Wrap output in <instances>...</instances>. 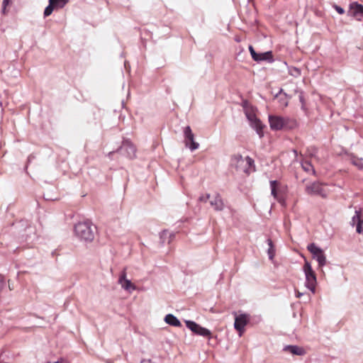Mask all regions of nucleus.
<instances>
[{
  "instance_id": "obj_1",
  "label": "nucleus",
  "mask_w": 363,
  "mask_h": 363,
  "mask_svg": "<svg viewBox=\"0 0 363 363\" xmlns=\"http://www.w3.org/2000/svg\"><path fill=\"white\" fill-rule=\"evenodd\" d=\"M269 123L272 130H291L298 125L296 119L278 115L269 116Z\"/></svg>"
},
{
  "instance_id": "obj_2",
  "label": "nucleus",
  "mask_w": 363,
  "mask_h": 363,
  "mask_svg": "<svg viewBox=\"0 0 363 363\" xmlns=\"http://www.w3.org/2000/svg\"><path fill=\"white\" fill-rule=\"evenodd\" d=\"M245 114L250 123V125L256 130L257 133L259 138L263 137V128L264 125L261 121L257 117L256 108L250 105L247 102H245L243 105Z\"/></svg>"
},
{
  "instance_id": "obj_3",
  "label": "nucleus",
  "mask_w": 363,
  "mask_h": 363,
  "mask_svg": "<svg viewBox=\"0 0 363 363\" xmlns=\"http://www.w3.org/2000/svg\"><path fill=\"white\" fill-rule=\"evenodd\" d=\"M92 225L91 222L89 220L79 222L74 227L76 235L85 241H92L94 238Z\"/></svg>"
},
{
  "instance_id": "obj_4",
  "label": "nucleus",
  "mask_w": 363,
  "mask_h": 363,
  "mask_svg": "<svg viewBox=\"0 0 363 363\" xmlns=\"http://www.w3.org/2000/svg\"><path fill=\"white\" fill-rule=\"evenodd\" d=\"M231 163L237 169H242L247 174L250 173L252 168L255 170L254 160L250 157L244 159L240 155H234L231 158Z\"/></svg>"
},
{
  "instance_id": "obj_5",
  "label": "nucleus",
  "mask_w": 363,
  "mask_h": 363,
  "mask_svg": "<svg viewBox=\"0 0 363 363\" xmlns=\"http://www.w3.org/2000/svg\"><path fill=\"white\" fill-rule=\"evenodd\" d=\"M303 271L306 275V286L313 293H315L316 286V276L314 271L312 269L311 264L306 261L303 265Z\"/></svg>"
},
{
  "instance_id": "obj_6",
  "label": "nucleus",
  "mask_w": 363,
  "mask_h": 363,
  "mask_svg": "<svg viewBox=\"0 0 363 363\" xmlns=\"http://www.w3.org/2000/svg\"><path fill=\"white\" fill-rule=\"evenodd\" d=\"M308 250L312 254L313 258L315 259L319 264V267H323L326 263V257L323 251L316 246L314 243H311L307 247Z\"/></svg>"
},
{
  "instance_id": "obj_7",
  "label": "nucleus",
  "mask_w": 363,
  "mask_h": 363,
  "mask_svg": "<svg viewBox=\"0 0 363 363\" xmlns=\"http://www.w3.org/2000/svg\"><path fill=\"white\" fill-rule=\"evenodd\" d=\"M185 324L189 330H191L196 335L208 337L211 336V332L209 330L201 327L200 325L194 321L186 320Z\"/></svg>"
},
{
  "instance_id": "obj_8",
  "label": "nucleus",
  "mask_w": 363,
  "mask_h": 363,
  "mask_svg": "<svg viewBox=\"0 0 363 363\" xmlns=\"http://www.w3.org/2000/svg\"><path fill=\"white\" fill-rule=\"evenodd\" d=\"M306 191L308 194L319 195L323 198H325L328 194L327 191L324 189L323 185L316 182H314L311 185L307 186L306 187Z\"/></svg>"
},
{
  "instance_id": "obj_9",
  "label": "nucleus",
  "mask_w": 363,
  "mask_h": 363,
  "mask_svg": "<svg viewBox=\"0 0 363 363\" xmlns=\"http://www.w3.org/2000/svg\"><path fill=\"white\" fill-rule=\"evenodd\" d=\"M250 320L249 315L247 314H240L235 318L234 327L239 332L240 335L244 333L245 327Z\"/></svg>"
},
{
  "instance_id": "obj_10",
  "label": "nucleus",
  "mask_w": 363,
  "mask_h": 363,
  "mask_svg": "<svg viewBox=\"0 0 363 363\" xmlns=\"http://www.w3.org/2000/svg\"><path fill=\"white\" fill-rule=\"evenodd\" d=\"M249 50L250 52L252 58L257 62L259 61H273V55L271 51H268L263 53H257L252 45L249 46Z\"/></svg>"
},
{
  "instance_id": "obj_11",
  "label": "nucleus",
  "mask_w": 363,
  "mask_h": 363,
  "mask_svg": "<svg viewBox=\"0 0 363 363\" xmlns=\"http://www.w3.org/2000/svg\"><path fill=\"white\" fill-rule=\"evenodd\" d=\"M185 137V143L189 146L191 150H195L199 147V143L194 141V135L189 126H186L184 130Z\"/></svg>"
},
{
  "instance_id": "obj_12",
  "label": "nucleus",
  "mask_w": 363,
  "mask_h": 363,
  "mask_svg": "<svg viewBox=\"0 0 363 363\" xmlns=\"http://www.w3.org/2000/svg\"><path fill=\"white\" fill-rule=\"evenodd\" d=\"M350 13L357 21H362L363 19V5L353 2L350 5Z\"/></svg>"
},
{
  "instance_id": "obj_13",
  "label": "nucleus",
  "mask_w": 363,
  "mask_h": 363,
  "mask_svg": "<svg viewBox=\"0 0 363 363\" xmlns=\"http://www.w3.org/2000/svg\"><path fill=\"white\" fill-rule=\"evenodd\" d=\"M118 282L121 285V286L127 291L135 290L136 289L135 286L133 284H132V282L130 280L126 279L125 269H124L121 274Z\"/></svg>"
},
{
  "instance_id": "obj_14",
  "label": "nucleus",
  "mask_w": 363,
  "mask_h": 363,
  "mask_svg": "<svg viewBox=\"0 0 363 363\" xmlns=\"http://www.w3.org/2000/svg\"><path fill=\"white\" fill-rule=\"evenodd\" d=\"M210 204L217 211H223L225 207L223 201L219 194H216L210 199Z\"/></svg>"
},
{
  "instance_id": "obj_15",
  "label": "nucleus",
  "mask_w": 363,
  "mask_h": 363,
  "mask_svg": "<svg viewBox=\"0 0 363 363\" xmlns=\"http://www.w3.org/2000/svg\"><path fill=\"white\" fill-rule=\"evenodd\" d=\"M284 350L299 356H302L306 354V350L303 347L297 345H287L284 348Z\"/></svg>"
},
{
  "instance_id": "obj_16",
  "label": "nucleus",
  "mask_w": 363,
  "mask_h": 363,
  "mask_svg": "<svg viewBox=\"0 0 363 363\" xmlns=\"http://www.w3.org/2000/svg\"><path fill=\"white\" fill-rule=\"evenodd\" d=\"M352 223H357V232L359 234H363V219L360 217V212L356 211L355 216L352 218Z\"/></svg>"
},
{
  "instance_id": "obj_17",
  "label": "nucleus",
  "mask_w": 363,
  "mask_h": 363,
  "mask_svg": "<svg viewBox=\"0 0 363 363\" xmlns=\"http://www.w3.org/2000/svg\"><path fill=\"white\" fill-rule=\"evenodd\" d=\"M165 322L173 326L180 327L182 325L180 321L173 315L168 314L164 318Z\"/></svg>"
},
{
  "instance_id": "obj_18",
  "label": "nucleus",
  "mask_w": 363,
  "mask_h": 363,
  "mask_svg": "<svg viewBox=\"0 0 363 363\" xmlns=\"http://www.w3.org/2000/svg\"><path fill=\"white\" fill-rule=\"evenodd\" d=\"M279 183L277 181H271L270 182V186L272 189V196L277 199L279 202H281V199L279 197L278 194V187H279Z\"/></svg>"
},
{
  "instance_id": "obj_19",
  "label": "nucleus",
  "mask_w": 363,
  "mask_h": 363,
  "mask_svg": "<svg viewBox=\"0 0 363 363\" xmlns=\"http://www.w3.org/2000/svg\"><path fill=\"white\" fill-rule=\"evenodd\" d=\"M54 0H49V5L45 8L44 11L45 17L49 16L52 13L55 7Z\"/></svg>"
},
{
  "instance_id": "obj_20",
  "label": "nucleus",
  "mask_w": 363,
  "mask_h": 363,
  "mask_svg": "<svg viewBox=\"0 0 363 363\" xmlns=\"http://www.w3.org/2000/svg\"><path fill=\"white\" fill-rule=\"evenodd\" d=\"M301 166H302V168L303 169V170L306 172H313V173H315V170L313 169V167L312 166V164L309 162H307V161H305V162H303L302 164H301Z\"/></svg>"
},
{
  "instance_id": "obj_21",
  "label": "nucleus",
  "mask_w": 363,
  "mask_h": 363,
  "mask_svg": "<svg viewBox=\"0 0 363 363\" xmlns=\"http://www.w3.org/2000/svg\"><path fill=\"white\" fill-rule=\"evenodd\" d=\"M352 164L356 166L360 170H363V159L362 158H354L352 159Z\"/></svg>"
},
{
  "instance_id": "obj_22",
  "label": "nucleus",
  "mask_w": 363,
  "mask_h": 363,
  "mask_svg": "<svg viewBox=\"0 0 363 363\" xmlns=\"http://www.w3.org/2000/svg\"><path fill=\"white\" fill-rule=\"evenodd\" d=\"M55 9L63 8L69 1V0H54Z\"/></svg>"
},
{
  "instance_id": "obj_23",
  "label": "nucleus",
  "mask_w": 363,
  "mask_h": 363,
  "mask_svg": "<svg viewBox=\"0 0 363 363\" xmlns=\"http://www.w3.org/2000/svg\"><path fill=\"white\" fill-rule=\"evenodd\" d=\"M211 199V195L209 194H206V195H202L199 197V200L201 202H206L208 200Z\"/></svg>"
},
{
  "instance_id": "obj_24",
  "label": "nucleus",
  "mask_w": 363,
  "mask_h": 363,
  "mask_svg": "<svg viewBox=\"0 0 363 363\" xmlns=\"http://www.w3.org/2000/svg\"><path fill=\"white\" fill-rule=\"evenodd\" d=\"M11 3V0H4L3 1V10H2V12L5 14L6 13V6L8 5H9V4Z\"/></svg>"
},
{
  "instance_id": "obj_25",
  "label": "nucleus",
  "mask_w": 363,
  "mask_h": 363,
  "mask_svg": "<svg viewBox=\"0 0 363 363\" xmlns=\"http://www.w3.org/2000/svg\"><path fill=\"white\" fill-rule=\"evenodd\" d=\"M333 7L337 11V12L338 13L343 14L345 13V10L342 7H340L337 5H334Z\"/></svg>"
},
{
  "instance_id": "obj_26",
  "label": "nucleus",
  "mask_w": 363,
  "mask_h": 363,
  "mask_svg": "<svg viewBox=\"0 0 363 363\" xmlns=\"http://www.w3.org/2000/svg\"><path fill=\"white\" fill-rule=\"evenodd\" d=\"M300 101L301 103V108L303 110L306 111L304 98L302 95L299 96Z\"/></svg>"
},
{
  "instance_id": "obj_27",
  "label": "nucleus",
  "mask_w": 363,
  "mask_h": 363,
  "mask_svg": "<svg viewBox=\"0 0 363 363\" xmlns=\"http://www.w3.org/2000/svg\"><path fill=\"white\" fill-rule=\"evenodd\" d=\"M268 244L270 247L269 249V254L270 258H272V241L270 239L268 240Z\"/></svg>"
},
{
  "instance_id": "obj_28",
  "label": "nucleus",
  "mask_w": 363,
  "mask_h": 363,
  "mask_svg": "<svg viewBox=\"0 0 363 363\" xmlns=\"http://www.w3.org/2000/svg\"><path fill=\"white\" fill-rule=\"evenodd\" d=\"M150 362V360L143 359V360L141 361V363H148V362Z\"/></svg>"
},
{
  "instance_id": "obj_29",
  "label": "nucleus",
  "mask_w": 363,
  "mask_h": 363,
  "mask_svg": "<svg viewBox=\"0 0 363 363\" xmlns=\"http://www.w3.org/2000/svg\"><path fill=\"white\" fill-rule=\"evenodd\" d=\"M301 295H302V294H301V293H299V292H298V294H297V297H300Z\"/></svg>"
},
{
  "instance_id": "obj_30",
  "label": "nucleus",
  "mask_w": 363,
  "mask_h": 363,
  "mask_svg": "<svg viewBox=\"0 0 363 363\" xmlns=\"http://www.w3.org/2000/svg\"><path fill=\"white\" fill-rule=\"evenodd\" d=\"M3 279V277L0 276V280H2Z\"/></svg>"
}]
</instances>
